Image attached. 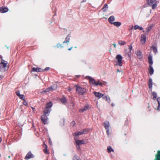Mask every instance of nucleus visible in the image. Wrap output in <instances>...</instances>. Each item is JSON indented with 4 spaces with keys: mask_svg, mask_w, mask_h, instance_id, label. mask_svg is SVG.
<instances>
[{
    "mask_svg": "<svg viewBox=\"0 0 160 160\" xmlns=\"http://www.w3.org/2000/svg\"><path fill=\"white\" fill-rule=\"evenodd\" d=\"M104 128L107 131V133L108 134H109V130L110 128V124L108 122L106 121L104 124Z\"/></svg>",
    "mask_w": 160,
    "mask_h": 160,
    "instance_id": "39448f33",
    "label": "nucleus"
},
{
    "mask_svg": "<svg viewBox=\"0 0 160 160\" xmlns=\"http://www.w3.org/2000/svg\"><path fill=\"white\" fill-rule=\"evenodd\" d=\"M157 6V4L156 2H155L153 5L152 4V8L153 9L155 8Z\"/></svg>",
    "mask_w": 160,
    "mask_h": 160,
    "instance_id": "4c0bfd02",
    "label": "nucleus"
},
{
    "mask_svg": "<svg viewBox=\"0 0 160 160\" xmlns=\"http://www.w3.org/2000/svg\"><path fill=\"white\" fill-rule=\"evenodd\" d=\"M149 73H150V74L151 75H152V74H153L154 70L153 69V68L151 66H150V68H149Z\"/></svg>",
    "mask_w": 160,
    "mask_h": 160,
    "instance_id": "393cba45",
    "label": "nucleus"
},
{
    "mask_svg": "<svg viewBox=\"0 0 160 160\" xmlns=\"http://www.w3.org/2000/svg\"><path fill=\"white\" fill-rule=\"evenodd\" d=\"M75 142L76 144L78 146L77 148H80L79 145L85 144V142L83 140H80L75 139Z\"/></svg>",
    "mask_w": 160,
    "mask_h": 160,
    "instance_id": "0eeeda50",
    "label": "nucleus"
},
{
    "mask_svg": "<svg viewBox=\"0 0 160 160\" xmlns=\"http://www.w3.org/2000/svg\"><path fill=\"white\" fill-rule=\"evenodd\" d=\"M152 95H153V99L154 100H155L156 99V97H157V94L156 93H155V92H153L152 93Z\"/></svg>",
    "mask_w": 160,
    "mask_h": 160,
    "instance_id": "c9c22d12",
    "label": "nucleus"
},
{
    "mask_svg": "<svg viewBox=\"0 0 160 160\" xmlns=\"http://www.w3.org/2000/svg\"><path fill=\"white\" fill-rule=\"evenodd\" d=\"M23 100H24L23 104H24V105H26V106H27V104H28L27 102L26 101H25V100H24V99H23Z\"/></svg>",
    "mask_w": 160,
    "mask_h": 160,
    "instance_id": "c03bdc74",
    "label": "nucleus"
},
{
    "mask_svg": "<svg viewBox=\"0 0 160 160\" xmlns=\"http://www.w3.org/2000/svg\"><path fill=\"white\" fill-rule=\"evenodd\" d=\"M8 158H10V156H8Z\"/></svg>",
    "mask_w": 160,
    "mask_h": 160,
    "instance_id": "e2e57ef3",
    "label": "nucleus"
},
{
    "mask_svg": "<svg viewBox=\"0 0 160 160\" xmlns=\"http://www.w3.org/2000/svg\"><path fill=\"white\" fill-rule=\"evenodd\" d=\"M53 90L52 89V88L51 87H49L48 88L46 89L45 90L42 92V93L44 94L46 92H49Z\"/></svg>",
    "mask_w": 160,
    "mask_h": 160,
    "instance_id": "b1692460",
    "label": "nucleus"
},
{
    "mask_svg": "<svg viewBox=\"0 0 160 160\" xmlns=\"http://www.w3.org/2000/svg\"><path fill=\"white\" fill-rule=\"evenodd\" d=\"M102 83L98 81L97 82H96V84H95V85L96 86H97V85H101V86H102Z\"/></svg>",
    "mask_w": 160,
    "mask_h": 160,
    "instance_id": "ea45409f",
    "label": "nucleus"
},
{
    "mask_svg": "<svg viewBox=\"0 0 160 160\" xmlns=\"http://www.w3.org/2000/svg\"><path fill=\"white\" fill-rule=\"evenodd\" d=\"M72 90V89L71 88H69L68 89V90L69 91H71V90Z\"/></svg>",
    "mask_w": 160,
    "mask_h": 160,
    "instance_id": "6e6d98bb",
    "label": "nucleus"
},
{
    "mask_svg": "<svg viewBox=\"0 0 160 160\" xmlns=\"http://www.w3.org/2000/svg\"><path fill=\"white\" fill-rule=\"evenodd\" d=\"M45 150H44V152L46 153H48V152L47 151V146L46 144H45Z\"/></svg>",
    "mask_w": 160,
    "mask_h": 160,
    "instance_id": "58836bf2",
    "label": "nucleus"
},
{
    "mask_svg": "<svg viewBox=\"0 0 160 160\" xmlns=\"http://www.w3.org/2000/svg\"><path fill=\"white\" fill-rule=\"evenodd\" d=\"M1 142V139L0 138V143Z\"/></svg>",
    "mask_w": 160,
    "mask_h": 160,
    "instance_id": "680f3d73",
    "label": "nucleus"
},
{
    "mask_svg": "<svg viewBox=\"0 0 160 160\" xmlns=\"http://www.w3.org/2000/svg\"><path fill=\"white\" fill-rule=\"evenodd\" d=\"M149 86L150 88H152V83H149Z\"/></svg>",
    "mask_w": 160,
    "mask_h": 160,
    "instance_id": "09e8293b",
    "label": "nucleus"
},
{
    "mask_svg": "<svg viewBox=\"0 0 160 160\" xmlns=\"http://www.w3.org/2000/svg\"><path fill=\"white\" fill-rule=\"evenodd\" d=\"M52 106V103L51 102L48 103L47 104V106L44 111V113L45 115L47 114L50 111L49 109Z\"/></svg>",
    "mask_w": 160,
    "mask_h": 160,
    "instance_id": "20e7f679",
    "label": "nucleus"
},
{
    "mask_svg": "<svg viewBox=\"0 0 160 160\" xmlns=\"http://www.w3.org/2000/svg\"><path fill=\"white\" fill-rule=\"evenodd\" d=\"M16 94L20 98L22 99H24V96L22 94H21L19 91H18L16 92Z\"/></svg>",
    "mask_w": 160,
    "mask_h": 160,
    "instance_id": "412c9836",
    "label": "nucleus"
},
{
    "mask_svg": "<svg viewBox=\"0 0 160 160\" xmlns=\"http://www.w3.org/2000/svg\"><path fill=\"white\" fill-rule=\"evenodd\" d=\"M149 83H152V79L151 78L149 79Z\"/></svg>",
    "mask_w": 160,
    "mask_h": 160,
    "instance_id": "de8ad7c7",
    "label": "nucleus"
},
{
    "mask_svg": "<svg viewBox=\"0 0 160 160\" xmlns=\"http://www.w3.org/2000/svg\"><path fill=\"white\" fill-rule=\"evenodd\" d=\"M112 45L113 46L114 48H117V45L115 43H113Z\"/></svg>",
    "mask_w": 160,
    "mask_h": 160,
    "instance_id": "a18cd8bd",
    "label": "nucleus"
},
{
    "mask_svg": "<svg viewBox=\"0 0 160 160\" xmlns=\"http://www.w3.org/2000/svg\"><path fill=\"white\" fill-rule=\"evenodd\" d=\"M111 48H110V49H109V51L110 52H111Z\"/></svg>",
    "mask_w": 160,
    "mask_h": 160,
    "instance_id": "052dcab7",
    "label": "nucleus"
},
{
    "mask_svg": "<svg viewBox=\"0 0 160 160\" xmlns=\"http://www.w3.org/2000/svg\"><path fill=\"white\" fill-rule=\"evenodd\" d=\"M86 78H87L89 79V82L90 84H92L93 85H95L96 82L93 78L89 76H87Z\"/></svg>",
    "mask_w": 160,
    "mask_h": 160,
    "instance_id": "9d476101",
    "label": "nucleus"
},
{
    "mask_svg": "<svg viewBox=\"0 0 160 160\" xmlns=\"http://www.w3.org/2000/svg\"><path fill=\"white\" fill-rule=\"evenodd\" d=\"M103 99H106V101H107L108 102L110 103V97L108 96H103Z\"/></svg>",
    "mask_w": 160,
    "mask_h": 160,
    "instance_id": "a878e982",
    "label": "nucleus"
},
{
    "mask_svg": "<svg viewBox=\"0 0 160 160\" xmlns=\"http://www.w3.org/2000/svg\"><path fill=\"white\" fill-rule=\"evenodd\" d=\"M116 59L117 65L120 66H122V56L120 54H118L116 56Z\"/></svg>",
    "mask_w": 160,
    "mask_h": 160,
    "instance_id": "f03ea898",
    "label": "nucleus"
},
{
    "mask_svg": "<svg viewBox=\"0 0 160 160\" xmlns=\"http://www.w3.org/2000/svg\"><path fill=\"white\" fill-rule=\"evenodd\" d=\"M128 56H129V57H130V55H129V54H128Z\"/></svg>",
    "mask_w": 160,
    "mask_h": 160,
    "instance_id": "0e129e2a",
    "label": "nucleus"
},
{
    "mask_svg": "<svg viewBox=\"0 0 160 160\" xmlns=\"http://www.w3.org/2000/svg\"><path fill=\"white\" fill-rule=\"evenodd\" d=\"M32 70L33 71H35V72H41L42 71V69L41 68H33L32 69Z\"/></svg>",
    "mask_w": 160,
    "mask_h": 160,
    "instance_id": "4be33fe9",
    "label": "nucleus"
},
{
    "mask_svg": "<svg viewBox=\"0 0 160 160\" xmlns=\"http://www.w3.org/2000/svg\"><path fill=\"white\" fill-rule=\"evenodd\" d=\"M156 0H147V2L149 5H152L153 3L155 2Z\"/></svg>",
    "mask_w": 160,
    "mask_h": 160,
    "instance_id": "5701e85b",
    "label": "nucleus"
},
{
    "mask_svg": "<svg viewBox=\"0 0 160 160\" xmlns=\"http://www.w3.org/2000/svg\"><path fill=\"white\" fill-rule=\"evenodd\" d=\"M107 152L108 153H110L112 152H114V151L111 146H108L107 148Z\"/></svg>",
    "mask_w": 160,
    "mask_h": 160,
    "instance_id": "2eb2a0df",
    "label": "nucleus"
},
{
    "mask_svg": "<svg viewBox=\"0 0 160 160\" xmlns=\"http://www.w3.org/2000/svg\"><path fill=\"white\" fill-rule=\"evenodd\" d=\"M148 62H149V63L151 65L152 64L153 62L152 60V57L151 56H149L148 57Z\"/></svg>",
    "mask_w": 160,
    "mask_h": 160,
    "instance_id": "7c9ffc66",
    "label": "nucleus"
},
{
    "mask_svg": "<svg viewBox=\"0 0 160 160\" xmlns=\"http://www.w3.org/2000/svg\"><path fill=\"white\" fill-rule=\"evenodd\" d=\"M34 157V155L31 152H29L26 156L25 159L28 160Z\"/></svg>",
    "mask_w": 160,
    "mask_h": 160,
    "instance_id": "6e6552de",
    "label": "nucleus"
},
{
    "mask_svg": "<svg viewBox=\"0 0 160 160\" xmlns=\"http://www.w3.org/2000/svg\"><path fill=\"white\" fill-rule=\"evenodd\" d=\"M72 48H73L72 47H70V48H69L68 50L69 51H70V50H71V49H72Z\"/></svg>",
    "mask_w": 160,
    "mask_h": 160,
    "instance_id": "3c124183",
    "label": "nucleus"
},
{
    "mask_svg": "<svg viewBox=\"0 0 160 160\" xmlns=\"http://www.w3.org/2000/svg\"><path fill=\"white\" fill-rule=\"evenodd\" d=\"M111 105L112 106V107H114V104L113 103H112Z\"/></svg>",
    "mask_w": 160,
    "mask_h": 160,
    "instance_id": "5fc2aeb1",
    "label": "nucleus"
},
{
    "mask_svg": "<svg viewBox=\"0 0 160 160\" xmlns=\"http://www.w3.org/2000/svg\"><path fill=\"white\" fill-rule=\"evenodd\" d=\"M50 69V68H49V67H47V68H46L44 70V71H47V70H48L49 69Z\"/></svg>",
    "mask_w": 160,
    "mask_h": 160,
    "instance_id": "49530a36",
    "label": "nucleus"
},
{
    "mask_svg": "<svg viewBox=\"0 0 160 160\" xmlns=\"http://www.w3.org/2000/svg\"><path fill=\"white\" fill-rule=\"evenodd\" d=\"M57 48H60L61 49L63 48V46L61 45V44L60 43H58L57 45Z\"/></svg>",
    "mask_w": 160,
    "mask_h": 160,
    "instance_id": "f704fd0d",
    "label": "nucleus"
},
{
    "mask_svg": "<svg viewBox=\"0 0 160 160\" xmlns=\"http://www.w3.org/2000/svg\"><path fill=\"white\" fill-rule=\"evenodd\" d=\"M154 160H160V150L158 151L157 153L155 156Z\"/></svg>",
    "mask_w": 160,
    "mask_h": 160,
    "instance_id": "f3484780",
    "label": "nucleus"
},
{
    "mask_svg": "<svg viewBox=\"0 0 160 160\" xmlns=\"http://www.w3.org/2000/svg\"><path fill=\"white\" fill-rule=\"evenodd\" d=\"M8 11V8L6 7H2L0 8V12L1 13L7 12Z\"/></svg>",
    "mask_w": 160,
    "mask_h": 160,
    "instance_id": "1a4fd4ad",
    "label": "nucleus"
},
{
    "mask_svg": "<svg viewBox=\"0 0 160 160\" xmlns=\"http://www.w3.org/2000/svg\"><path fill=\"white\" fill-rule=\"evenodd\" d=\"M90 108V107L89 106L87 105L85 106L84 107L80 109L79 110V111L80 112H82L86 110L89 109Z\"/></svg>",
    "mask_w": 160,
    "mask_h": 160,
    "instance_id": "ddd939ff",
    "label": "nucleus"
},
{
    "mask_svg": "<svg viewBox=\"0 0 160 160\" xmlns=\"http://www.w3.org/2000/svg\"><path fill=\"white\" fill-rule=\"evenodd\" d=\"M136 53L137 55V57L139 59H141L142 58V54L140 51H137L136 52Z\"/></svg>",
    "mask_w": 160,
    "mask_h": 160,
    "instance_id": "9b49d317",
    "label": "nucleus"
},
{
    "mask_svg": "<svg viewBox=\"0 0 160 160\" xmlns=\"http://www.w3.org/2000/svg\"><path fill=\"white\" fill-rule=\"evenodd\" d=\"M7 48L8 49V47H7Z\"/></svg>",
    "mask_w": 160,
    "mask_h": 160,
    "instance_id": "338daca9",
    "label": "nucleus"
},
{
    "mask_svg": "<svg viewBox=\"0 0 160 160\" xmlns=\"http://www.w3.org/2000/svg\"><path fill=\"white\" fill-rule=\"evenodd\" d=\"M82 133L83 134H86L88 133L89 131V129H84L82 130Z\"/></svg>",
    "mask_w": 160,
    "mask_h": 160,
    "instance_id": "c85d7f7f",
    "label": "nucleus"
},
{
    "mask_svg": "<svg viewBox=\"0 0 160 160\" xmlns=\"http://www.w3.org/2000/svg\"><path fill=\"white\" fill-rule=\"evenodd\" d=\"M152 27V26H150L149 27L147 28L146 31L147 32H149L151 30Z\"/></svg>",
    "mask_w": 160,
    "mask_h": 160,
    "instance_id": "e433bc0d",
    "label": "nucleus"
},
{
    "mask_svg": "<svg viewBox=\"0 0 160 160\" xmlns=\"http://www.w3.org/2000/svg\"><path fill=\"white\" fill-rule=\"evenodd\" d=\"M82 132V130L79 132H77L73 133V135L75 136H78L83 134Z\"/></svg>",
    "mask_w": 160,
    "mask_h": 160,
    "instance_id": "a211bd4d",
    "label": "nucleus"
},
{
    "mask_svg": "<svg viewBox=\"0 0 160 160\" xmlns=\"http://www.w3.org/2000/svg\"><path fill=\"white\" fill-rule=\"evenodd\" d=\"M87 0H83L81 2H86Z\"/></svg>",
    "mask_w": 160,
    "mask_h": 160,
    "instance_id": "864d4df0",
    "label": "nucleus"
},
{
    "mask_svg": "<svg viewBox=\"0 0 160 160\" xmlns=\"http://www.w3.org/2000/svg\"><path fill=\"white\" fill-rule=\"evenodd\" d=\"M108 8V7L107 4H105L104 5V6L103 8H102V9L104 12H105L107 11Z\"/></svg>",
    "mask_w": 160,
    "mask_h": 160,
    "instance_id": "bb28decb",
    "label": "nucleus"
},
{
    "mask_svg": "<svg viewBox=\"0 0 160 160\" xmlns=\"http://www.w3.org/2000/svg\"><path fill=\"white\" fill-rule=\"evenodd\" d=\"M44 115L42 116L41 118V119L43 122V123L44 124H46L47 123V118L46 117V115H45L44 114Z\"/></svg>",
    "mask_w": 160,
    "mask_h": 160,
    "instance_id": "4468645a",
    "label": "nucleus"
},
{
    "mask_svg": "<svg viewBox=\"0 0 160 160\" xmlns=\"http://www.w3.org/2000/svg\"><path fill=\"white\" fill-rule=\"evenodd\" d=\"M58 87V86L56 84L53 85L51 88H52V89L54 90L56 89Z\"/></svg>",
    "mask_w": 160,
    "mask_h": 160,
    "instance_id": "72a5a7b5",
    "label": "nucleus"
},
{
    "mask_svg": "<svg viewBox=\"0 0 160 160\" xmlns=\"http://www.w3.org/2000/svg\"><path fill=\"white\" fill-rule=\"evenodd\" d=\"M32 110H33V111H34V108H32Z\"/></svg>",
    "mask_w": 160,
    "mask_h": 160,
    "instance_id": "bf43d9fd",
    "label": "nucleus"
},
{
    "mask_svg": "<svg viewBox=\"0 0 160 160\" xmlns=\"http://www.w3.org/2000/svg\"><path fill=\"white\" fill-rule=\"evenodd\" d=\"M118 44L120 45H123L126 43L125 42L122 41H119L118 42Z\"/></svg>",
    "mask_w": 160,
    "mask_h": 160,
    "instance_id": "cd10ccee",
    "label": "nucleus"
},
{
    "mask_svg": "<svg viewBox=\"0 0 160 160\" xmlns=\"http://www.w3.org/2000/svg\"><path fill=\"white\" fill-rule=\"evenodd\" d=\"M75 122L74 121H73L71 122V124L72 126H73L75 125Z\"/></svg>",
    "mask_w": 160,
    "mask_h": 160,
    "instance_id": "37998d69",
    "label": "nucleus"
},
{
    "mask_svg": "<svg viewBox=\"0 0 160 160\" xmlns=\"http://www.w3.org/2000/svg\"><path fill=\"white\" fill-rule=\"evenodd\" d=\"M157 101L158 102V108H156V110H160V98H158L157 99Z\"/></svg>",
    "mask_w": 160,
    "mask_h": 160,
    "instance_id": "c756f323",
    "label": "nucleus"
},
{
    "mask_svg": "<svg viewBox=\"0 0 160 160\" xmlns=\"http://www.w3.org/2000/svg\"><path fill=\"white\" fill-rule=\"evenodd\" d=\"M8 69V67L7 66V62L4 61L0 63V70H7Z\"/></svg>",
    "mask_w": 160,
    "mask_h": 160,
    "instance_id": "7ed1b4c3",
    "label": "nucleus"
},
{
    "mask_svg": "<svg viewBox=\"0 0 160 160\" xmlns=\"http://www.w3.org/2000/svg\"><path fill=\"white\" fill-rule=\"evenodd\" d=\"M151 48L152 49L153 51L155 53L157 52V49L155 46H152Z\"/></svg>",
    "mask_w": 160,
    "mask_h": 160,
    "instance_id": "2f4dec72",
    "label": "nucleus"
},
{
    "mask_svg": "<svg viewBox=\"0 0 160 160\" xmlns=\"http://www.w3.org/2000/svg\"><path fill=\"white\" fill-rule=\"evenodd\" d=\"M75 87H77L76 92L80 95H82L86 92V90L84 88L80 86L76 85Z\"/></svg>",
    "mask_w": 160,
    "mask_h": 160,
    "instance_id": "f257e3e1",
    "label": "nucleus"
},
{
    "mask_svg": "<svg viewBox=\"0 0 160 160\" xmlns=\"http://www.w3.org/2000/svg\"><path fill=\"white\" fill-rule=\"evenodd\" d=\"M120 72L119 70L118 69L117 70V72Z\"/></svg>",
    "mask_w": 160,
    "mask_h": 160,
    "instance_id": "4d7b16f0",
    "label": "nucleus"
},
{
    "mask_svg": "<svg viewBox=\"0 0 160 160\" xmlns=\"http://www.w3.org/2000/svg\"><path fill=\"white\" fill-rule=\"evenodd\" d=\"M61 101L63 103H65L67 102V100L65 97H63L61 99Z\"/></svg>",
    "mask_w": 160,
    "mask_h": 160,
    "instance_id": "473e14b6",
    "label": "nucleus"
},
{
    "mask_svg": "<svg viewBox=\"0 0 160 160\" xmlns=\"http://www.w3.org/2000/svg\"><path fill=\"white\" fill-rule=\"evenodd\" d=\"M146 35L145 34H142L141 37L140 42L142 45L145 44L146 42Z\"/></svg>",
    "mask_w": 160,
    "mask_h": 160,
    "instance_id": "423d86ee",
    "label": "nucleus"
},
{
    "mask_svg": "<svg viewBox=\"0 0 160 160\" xmlns=\"http://www.w3.org/2000/svg\"><path fill=\"white\" fill-rule=\"evenodd\" d=\"M139 26L138 25H136L134 27V29L135 30H136L137 29H138L139 28Z\"/></svg>",
    "mask_w": 160,
    "mask_h": 160,
    "instance_id": "a19ab883",
    "label": "nucleus"
},
{
    "mask_svg": "<svg viewBox=\"0 0 160 160\" xmlns=\"http://www.w3.org/2000/svg\"><path fill=\"white\" fill-rule=\"evenodd\" d=\"M66 154H64L63 155L65 156Z\"/></svg>",
    "mask_w": 160,
    "mask_h": 160,
    "instance_id": "69168bd1",
    "label": "nucleus"
},
{
    "mask_svg": "<svg viewBox=\"0 0 160 160\" xmlns=\"http://www.w3.org/2000/svg\"><path fill=\"white\" fill-rule=\"evenodd\" d=\"M139 29L140 30H142V29H143V28L142 27H140L139 26V28H138V29Z\"/></svg>",
    "mask_w": 160,
    "mask_h": 160,
    "instance_id": "8fccbe9b",
    "label": "nucleus"
},
{
    "mask_svg": "<svg viewBox=\"0 0 160 160\" xmlns=\"http://www.w3.org/2000/svg\"><path fill=\"white\" fill-rule=\"evenodd\" d=\"M93 93L95 95L96 97L98 99L100 98L101 97H102L103 95L101 93L99 92H94Z\"/></svg>",
    "mask_w": 160,
    "mask_h": 160,
    "instance_id": "f8f14e48",
    "label": "nucleus"
},
{
    "mask_svg": "<svg viewBox=\"0 0 160 160\" xmlns=\"http://www.w3.org/2000/svg\"><path fill=\"white\" fill-rule=\"evenodd\" d=\"M133 28V26H132L131 28V29L132 30Z\"/></svg>",
    "mask_w": 160,
    "mask_h": 160,
    "instance_id": "13d9d810",
    "label": "nucleus"
},
{
    "mask_svg": "<svg viewBox=\"0 0 160 160\" xmlns=\"http://www.w3.org/2000/svg\"><path fill=\"white\" fill-rule=\"evenodd\" d=\"M106 17H103V18H105L106 19H107L108 18V17H107L106 15Z\"/></svg>",
    "mask_w": 160,
    "mask_h": 160,
    "instance_id": "603ef678",
    "label": "nucleus"
},
{
    "mask_svg": "<svg viewBox=\"0 0 160 160\" xmlns=\"http://www.w3.org/2000/svg\"><path fill=\"white\" fill-rule=\"evenodd\" d=\"M132 46L131 45H130L129 46V49L130 50V52H131V50H132Z\"/></svg>",
    "mask_w": 160,
    "mask_h": 160,
    "instance_id": "79ce46f5",
    "label": "nucleus"
},
{
    "mask_svg": "<svg viewBox=\"0 0 160 160\" xmlns=\"http://www.w3.org/2000/svg\"><path fill=\"white\" fill-rule=\"evenodd\" d=\"M70 36L69 35H68L67 36V37L66 38L65 40L63 42V44L65 43H67V44H68V43L69 42V41L70 40Z\"/></svg>",
    "mask_w": 160,
    "mask_h": 160,
    "instance_id": "6ab92c4d",
    "label": "nucleus"
},
{
    "mask_svg": "<svg viewBox=\"0 0 160 160\" xmlns=\"http://www.w3.org/2000/svg\"><path fill=\"white\" fill-rule=\"evenodd\" d=\"M109 22L111 24H112L115 21V17L114 16H112L110 17L108 19Z\"/></svg>",
    "mask_w": 160,
    "mask_h": 160,
    "instance_id": "dca6fc26",
    "label": "nucleus"
},
{
    "mask_svg": "<svg viewBox=\"0 0 160 160\" xmlns=\"http://www.w3.org/2000/svg\"><path fill=\"white\" fill-rule=\"evenodd\" d=\"M112 24H113L114 26L118 28L121 26V23L120 22H114Z\"/></svg>",
    "mask_w": 160,
    "mask_h": 160,
    "instance_id": "aec40b11",
    "label": "nucleus"
}]
</instances>
